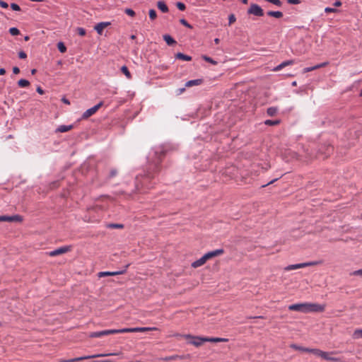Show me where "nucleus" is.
Masks as SVG:
<instances>
[{"mask_svg": "<svg viewBox=\"0 0 362 362\" xmlns=\"http://www.w3.org/2000/svg\"><path fill=\"white\" fill-rule=\"evenodd\" d=\"M243 4H247L248 0H240Z\"/></svg>", "mask_w": 362, "mask_h": 362, "instance_id": "58", "label": "nucleus"}, {"mask_svg": "<svg viewBox=\"0 0 362 362\" xmlns=\"http://www.w3.org/2000/svg\"><path fill=\"white\" fill-rule=\"evenodd\" d=\"M25 40H28V37H25Z\"/></svg>", "mask_w": 362, "mask_h": 362, "instance_id": "62", "label": "nucleus"}, {"mask_svg": "<svg viewBox=\"0 0 362 362\" xmlns=\"http://www.w3.org/2000/svg\"><path fill=\"white\" fill-rule=\"evenodd\" d=\"M57 48H58L59 51L62 53H64L66 51V48L64 44L62 42H58Z\"/></svg>", "mask_w": 362, "mask_h": 362, "instance_id": "31", "label": "nucleus"}, {"mask_svg": "<svg viewBox=\"0 0 362 362\" xmlns=\"http://www.w3.org/2000/svg\"><path fill=\"white\" fill-rule=\"evenodd\" d=\"M36 73V69H32L31 70V74L33 75Z\"/></svg>", "mask_w": 362, "mask_h": 362, "instance_id": "57", "label": "nucleus"}, {"mask_svg": "<svg viewBox=\"0 0 362 362\" xmlns=\"http://www.w3.org/2000/svg\"><path fill=\"white\" fill-rule=\"evenodd\" d=\"M129 264H127L125 266V268L123 270H119V271H116V272H100L98 274V277L101 278V277L107 276H117V275L123 274L126 272L127 269L129 267Z\"/></svg>", "mask_w": 362, "mask_h": 362, "instance_id": "8", "label": "nucleus"}, {"mask_svg": "<svg viewBox=\"0 0 362 362\" xmlns=\"http://www.w3.org/2000/svg\"><path fill=\"white\" fill-rule=\"evenodd\" d=\"M69 250H70V247L64 246V247L57 248L56 250H54L52 251H50L48 254L51 257H54V256H57V255H60L62 254L66 253Z\"/></svg>", "mask_w": 362, "mask_h": 362, "instance_id": "10", "label": "nucleus"}, {"mask_svg": "<svg viewBox=\"0 0 362 362\" xmlns=\"http://www.w3.org/2000/svg\"><path fill=\"white\" fill-rule=\"evenodd\" d=\"M201 83H202V80L201 79L190 80V81H188L187 82H186L185 86L186 87H191V86H193L200 85Z\"/></svg>", "mask_w": 362, "mask_h": 362, "instance_id": "18", "label": "nucleus"}, {"mask_svg": "<svg viewBox=\"0 0 362 362\" xmlns=\"http://www.w3.org/2000/svg\"><path fill=\"white\" fill-rule=\"evenodd\" d=\"M301 268H303L302 263H299V264H290V265L284 268V269L286 271H291V270L301 269Z\"/></svg>", "mask_w": 362, "mask_h": 362, "instance_id": "20", "label": "nucleus"}, {"mask_svg": "<svg viewBox=\"0 0 362 362\" xmlns=\"http://www.w3.org/2000/svg\"><path fill=\"white\" fill-rule=\"evenodd\" d=\"M176 58L177 59H182V60H184V61H190L192 59V57L188 56V55H186V54H184L181 52H178L177 54H176Z\"/></svg>", "mask_w": 362, "mask_h": 362, "instance_id": "22", "label": "nucleus"}, {"mask_svg": "<svg viewBox=\"0 0 362 362\" xmlns=\"http://www.w3.org/2000/svg\"><path fill=\"white\" fill-rule=\"evenodd\" d=\"M325 12L329 13V12L336 11L337 10L335 8L327 7V8H325Z\"/></svg>", "mask_w": 362, "mask_h": 362, "instance_id": "49", "label": "nucleus"}, {"mask_svg": "<svg viewBox=\"0 0 362 362\" xmlns=\"http://www.w3.org/2000/svg\"><path fill=\"white\" fill-rule=\"evenodd\" d=\"M309 353H312L314 355L320 356V357L321 356V355H324V356L325 355L324 354V351H322L320 349H310Z\"/></svg>", "mask_w": 362, "mask_h": 362, "instance_id": "27", "label": "nucleus"}, {"mask_svg": "<svg viewBox=\"0 0 362 362\" xmlns=\"http://www.w3.org/2000/svg\"><path fill=\"white\" fill-rule=\"evenodd\" d=\"M121 71L126 76L128 79L132 78V75L126 66H122Z\"/></svg>", "mask_w": 362, "mask_h": 362, "instance_id": "26", "label": "nucleus"}, {"mask_svg": "<svg viewBox=\"0 0 362 362\" xmlns=\"http://www.w3.org/2000/svg\"><path fill=\"white\" fill-rule=\"evenodd\" d=\"M180 22L181 24H182L183 25H185L187 28H192V26L184 18L180 19Z\"/></svg>", "mask_w": 362, "mask_h": 362, "instance_id": "39", "label": "nucleus"}, {"mask_svg": "<svg viewBox=\"0 0 362 362\" xmlns=\"http://www.w3.org/2000/svg\"><path fill=\"white\" fill-rule=\"evenodd\" d=\"M163 154V151L160 148L156 150H153L149 153L148 163L149 169L148 171L140 177L137 176L136 178V187L139 189L144 185H147V182L154 178L155 175L159 171V163L161 161V158Z\"/></svg>", "mask_w": 362, "mask_h": 362, "instance_id": "1", "label": "nucleus"}, {"mask_svg": "<svg viewBox=\"0 0 362 362\" xmlns=\"http://www.w3.org/2000/svg\"><path fill=\"white\" fill-rule=\"evenodd\" d=\"M119 333H122V329H106V330H103V331H99V332H90L89 334V337L91 338H96V337H101L105 336V335H109V334H119Z\"/></svg>", "mask_w": 362, "mask_h": 362, "instance_id": "3", "label": "nucleus"}, {"mask_svg": "<svg viewBox=\"0 0 362 362\" xmlns=\"http://www.w3.org/2000/svg\"><path fill=\"white\" fill-rule=\"evenodd\" d=\"M247 13L250 14L255 15L256 16H262L264 15V11L262 8L255 4H251L250 8L247 11Z\"/></svg>", "mask_w": 362, "mask_h": 362, "instance_id": "9", "label": "nucleus"}, {"mask_svg": "<svg viewBox=\"0 0 362 362\" xmlns=\"http://www.w3.org/2000/svg\"><path fill=\"white\" fill-rule=\"evenodd\" d=\"M267 15L269 16H272L276 18H281L283 16V13L281 11H268Z\"/></svg>", "mask_w": 362, "mask_h": 362, "instance_id": "23", "label": "nucleus"}, {"mask_svg": "<svg viewBox=\"0 0 362 362\" xmlns=\"http://www.w3.org/2000/svg\"><path fill=\"white\" fill-rule=\"evenodd\" d=\"M103 102H100L98 104L95 105V106L86 110L82 115V119H88L89 117L94 115L99 110V108L103 105Z\"/></svg>", "mask_w": 362, "mask_h": 362, "instance_id": "6", "label": "nucleus"}, {"mask_svg": "<svg viewBox=\"0 0 362 362\" xmlns=\"http://www.w3.org/2000/svg\"><path fill=\"white\" fill-rule=\"evenodd\" d=\"M163 40L168 45H173L176 44V41L169 35H164Z\"/></svg>", "mask_w": 362, "mask_h": 362, "instance_id": "19", "label": "nucleus"}, {"mask_svg": "<svg viewBox=\"0 0 362 362\" xmlns=\"http://www.w3.org/2000/svg\"><path fill=\"white\" fill-rule=\"evenodd\" d=\"M353 337L354 339H362V329H356L353 334Z\"/></svg>", "mask_w": 362, "mask_h": 362, "instance_id": "30", "label": "nucleus"}, {"mask_svg": "<svg viewBox=\"0 0 362 362\" xmlns=\"http://www.w3.org/2000/svg\"><path fill=\"white\" fill-rule=\"evenodd\" d=\"M110 25V22H100L95 25L94 29L99 35H102L103 30Z\"/></svg>", "mask_w": 362, "mask_h": 362, "instance_id": "11", "label": "nucleus"}, {"mask_svg": "<svg viewBox=\"0 0 362 362\" xmlns=\"http://www.w3.org/2000/svg\"><path fill=\"white\" fill-rule=\"evenodd\" d=\"M324 354L325 355V356L324 355H321V356H320L321 358H324V359H325L327 361H335L336 360V358L332 357L329 353L324 351Z\"/></svg>", "mask_w": 362, "mask_h": 362, "instance_id": "32", "label": "nucleus"}, {"mask_svg": "<svg viewBox=\"0 0 362 362\" xmlns=\"http://www.w3.org/2000/svg\"><path fill=\"white\" fill-rule=\"evenodd\" d=\"M18 57L21 59H25L27 57V54L23 51H21L18 52Z\"/></svg>", "mask_w": 362, "mask_h": 362, "instance_id": "45", "label": "nucleus"}, {"mask_svg": "<svg viewBox=\"0 0 362 362\" xmlns=\"http://www.w3.org/2000/svg\"><path fill=\"white\" fill-rule=\"evenodd\" d=\"M334 5L335 6H339V5H340L339 1H336L334 2Z\"/></svg>", "mask_w": 362, "mask_h": 362, "instance_id": "55", "label": "nucleus"}, {"mask_svg": "<svg viewBox=\"0 0 362 362\" xmlns=\"http://www.w3.org/2000/svg\"><path fill=\"white\" fill-rule=\"evenodd\" d=\"M149 18H151V20L153 21L154 19H156V18L157 17V14H156V12L155 10L153 9H151L149 11Z\"/></svg>", "mask_w": 362, "mask_h": 362, "instance_id": "36", "label": "nucleus"}, {"mask_svg": "<svg viewBox=\"0 0 362 362\" xmlns=\"http://www.w3.org/2000/svg\"><path fill=\"white\" fill-rule=\"evenodd\" d=\"M6 73V70L4 68H0V75H4Z\"/></svg>", "mask_w": 362, "mask_h": 362, "instance_id": "53", "label": "nucleus"}, {"mask_svg": "<svg viewBox=\"0 0 362 362\" xmlns=\"http://www.w3.org/2000/svg\"><path fill=\"white\" fill-rule=\"evenodd\" d=\"M318 262H303L302 263L303 268L310 266H315L318 264Z\"/></svg>", "mask_w": 362, "mask_h": 362, "instance_id": "35", "label": "nucleus"}, {"mask_svg": "<svg viewBox=\"0 0 362 362\" xmlns=\"http://www.w3.org/2000/svg\"><path fill=\"white\" fill-rule=\"evenodd\" d=\"M294 64V60H287V61H284L282 63H281L280 64H279L278 66H275L272 71H280L281 69H282L283 68H284L285 66H288V65H292Z\"/></svg>", "mask_w": 362, "mask_h": 362, "instance_id": "13", "label": "nucleus"}, {"mask_svg": "<svg viewBox=\"0 0 362 362\" xmlns=\"http://www.w3.org/2000/svg\"><path fill=\"white\" fill-rule=\"evenodd\" d=\"M183 337L186 339H190L189 343L197 347L201 346L204 342H206V341H204L206 337H194L189 334H186Z\"/></svg>", "mask_w": 362, "mask_h": 362, "instance_id": "5", "label": "nucleus"}, {"mask_svg": "<svg viewBox=\"0 0 362 362\" xmlns=\"http://www.w3.org/2000/svg\"><path fill=\"white\" fill-rule=\"evenodd\" d=\"M115 174H116V172H115V171L112 170V171L111 172V175H112V176H114Z\"/></svg>", "mask_w": 362, "mask_h": 362, "instance_id": "60", "label": "nucleus"}, {"mask_svg": "<svg viewBox=\"0 0 362 362\" xmlns=\"http://www.w3.org/2000/svg\"><path fill=\"white\" fill-rule=\"evenodd\" d=\"M202 258L203 259V260H204V262H206L207 260H209V259L208 258V256L206 255V254H204Z\"/></svg>", "mask_w": 362, "mask_h": 362, "instance_id": "52", "label": "nucleus"}, {"mask_svg": "<svg viewBox=\"0 0 362 362\" xmlns=\"http://www.w3.org/2000/svg\"><path fill=\"white\" fill-rule=\"evenodd\" d=\"M235 20H236V18H235V15L230 14L228 17L229 25H231L232 23H233L235 21Z\"/></svg>", "mask_w": 362, "mask_h": 362, "instance_id": "42", "label": "nucleus"}, {"mask_svg": "<svg viewBox=\"0 0 362 362\" xmlns=\"http://www.w3.org/2000/svg\"><path fill=\"white\" fill-rule=\"evenodd\" d=\"M62 101H63V103H64L65 104H67V105H69V104H70V103H69V100H67V99H66V98H63V99H62Z\"/></svg>", "mask_w": 362, "mask_h": 362, "instance_id": "54", "label": "nucleus"}, {"mask_svg": "<svg viewBox=\"0 0 362 362\" xmlns=\"http://www.w3.org/2000/svg\"><path fill=\"white\" fill-rule=\"evenodd\" d=\"M157 329L156 327H131L122 329V333L127 332H145L151 330Z\"/></svg>", "mask_w": 362, "mask_h": 362, "instance_id": "7", "label": "nucleus"}, {"mask_svg": "<svg viewBox=\"0 0 362 362\" xmlns=\"http://www.w3.org/2000/svg\"><path fill=\"white\" fill-rule=\"evenodd\" d=\"M264 124L266 125H269V126L277 125L278 124H279V120L267 119L264 122Z\"/></svg>", "mask_w": 362, "mask_h": 362, "instance_id": "33", "label": "nucleus"}, {"mask_svg": "<svg viewBox=\"0 0 362 362\" xmlns=\"http://www.w3.org/2000/svg\"><path fill=\"white\" fill-rule=\"evenodd\" d=\"M0 6L4 8H7L8 7V4L6 1L0 0Z\"/></svg>", "mask_w": 362, "mask_h": 362, "instance_id": "46", "label": "nucleus"}, {"mask_svg": "<svg viewBox=\"0 0 362 362\" xmlns=\"http://www.w3.org/2000/svg\"><path fill=\"white\" fill-rule=\"evenodd\" d=\"M107 227L111 228H122L124 226L122 224L110 223L107 226Z\"/></svg>", "mask_w": 362, "mask_h": 362, "instance_id": "38", "label": "nucleus"}, {"mask_svg": "<svg viewBox=\"0 0 362 362\" xmlns=\"http://www.w3.org/2000/svg\"><path fill=\"white\" fill-rule=\"evenodd\" d=\"M176 6H177V8L180 11H184L186 8L185 5L182 2H177L176 4Z\"/></svg>", "mask_w": 362, "mask_h": 362, "instance_id": "41", "label": "nucleus"}, {"mask_svg": "<svg viewBox=\"0 0 362 362\" xmlns=\"http://www.w3.org/2000/svg\"><path fill=\"white\" fill-rule=\"evenodd\" d=\"M18 85L21 88H25L30 85V82L25 79H20L18 82Z\"/></svg>", "mask_w": 362, "mask_h": 362, "instance_id": "28", "label": "nucleus"}, {"mask_svg": "<svg viewBox=\"0 0 362 362\" xmlns=\"http://www.w3.org/2000/svg\"><path fill=\"white\" fill-rule=\"evenodd\" d=\"M219 42H220V40H219L218 38H215V39H214V42H215L216 44H218V43H219Z\"/></svg>", "mask_w": 362, "mask_h": 362, "instance_id": "56", "label": "nucleus"}, {"mask_svg": "<svg viewBox=\"0 0 362 362\" xmlns=\"http://www.w3.org/2000/svg\"><path fill=\"white\" fill-rule=\"evenodd\" d=\"M205 264V262L204 260H203V259L201 257L199 258V259L194 261L192 264V267L194 268H197L199 267H201L202 266L203 264Z\"/></svg>", "mask_w": 362, "mask_h": 362, "instance_id": "24", "label": "nucleus"}, {"mask_svg": "<svg viewBox=\"0 0 362 362\" xmlns=\"http://www.w3.org/2000/svg\"><path fill=\"white\" fill-rule=\"evenodd\" d=\"M204 341L209 342H224L228 341V339L226 338H220V337H206Z\"/></svg>", "mask_w": 362, "mask_h": 362, "instance_id": "16", "label": "nucleus"}, {"mask_svg": "<svg viewBox=\"0 0 362 362\" xmlns=\"http://www.w3.org/2000/svg\"><path fill=\"white\" fill-rule=\"evenodd\" d=\"M157 6L163 13H166L168 11V8L163 1H158Z\"/></svg>", "mask_w": 362, "mask_h": 362, "instance_id": "17", "label": "nucleus"}, {"mask_svg": "<svg viewBox=\"0 0 362 362\" xmlns=\"http://www.w3.org/2000/svg\"><path fill=\"white\" fill-rule=\"evenodd\" d=\"M289 310L297 311L303 313L321 312L324 307L317 303H303L290 305L288 307Z\"/></svg>", "mask_w": 362, "mask_h": 362, "instance_id": "2", "label": "nucleus"}, {"mask_svg": "<svg viewBox=\"0 0 362 362\" xmlns=\"http://www.w3.org/2000/svg\"><path fill=\"white\" fill-rule=\"evenodd\" d=\"M275 180H274L271 181V182H269L267 185L271 184V183H273Z\"/></svg>", "mask_w": 362, "mask_h": 362, "instance_id": "61", "label": "nucleus"}, {"mask_svg": "<svg viewBox=\"0 0 362 362\" xmlns=\"http://www.w3.org/2000/svg\"><path fill=\"white\" fill-rule=\"evenodd\" d=\"M37 92L40 94H43L44 93V91L43 90L40 88V87H37Z\"/></svg>", "mask_w": 362, "mask_h": 362, "instance_id": "51", "label": "nucleus"}, {"mask_svg": "<svg viewBox=\"0 0 362 362\" xmlns=\"http://www.w3.org/2000/svg\"><path fill=\"white\" fill-rule=\"evenodd\" d=\"M11 8L13 11H20V10H21L20 6H19L18 4H15V3H12V4H11Z\"/></svg>", "mask_w": 362, "mask_h": 362, "instance_id": "44", "label": "nucleus"}, {"mask_svg": "<svg viewBox=\"0 0 362 362\" xmlns=\"http://www.w3.org/2000/svg\"><path fill=\"white\" fill-rule=\"evenodd\" d=\"M72 129V125H61L59 126L57 131L58 132H69V130H71Z\"/></svg>", "mask_w": 362, "mask_h": 362, "instance_id": "21", "label": "nucleus"}, {"mask_svg": "<svg viewBox=\"0 0 362 362\" xmlns=\"http://www.w3.org/2000/svg\"><path fill=\"white\" fill-rule=\"evenodd\" d=\"M268 115L269 116H274L276 114L277 112V108L275 107H269L267 109V111Z\"/></svg>", "mask_w": 362, "mask_h": 362, "instance_id": "29", "label": "nucleus"}, {"mask_svg": "<svg viewBox=\"0 0 362 362\" xmlns=\"http://www.w3.org/2000/svg\"><path fill=\"white\" fill-rule=\"evenodd\" d=\"M13 74H19V72H20V69H19V68H18V67H17V66L13 67Z\"/></svg>", "mask_w": 362, "mask_h": 362, "instance_id": "50", "label": "nucleus"}, {"mask_svg": "<svg viewBox=\"0 0 362 362\" xmlns=\"http://www.w3.org/2000/svg\"><path fill=\"white\" fill-rule=\"evenodd\" d=\"M21 218L19 216H0V221H8V222H12V221H21Z\"/></svg>", "mask_w": 362, "mask_h": 362, "instance_id": "12", "label": "nucleus"}, {"mask_svg": "<svg viewBox=\"0 0 362 362\" xmlns=\"http://www.w3.org/2000/svg\"><path fill=\"white\" fill-rule=\"evenodd\" d=\"M223 253V249H217V250H213V251H210L206 254V255L208 256V258L210 259L213 257H217L218 255H221Z\"/></svg>", "mask_w": 362, "mask_h": 362, "instance_id": "14", "label": "nucleus"}, {"mask_svg": "<svg viewBox=\"0 0 362 362\" xmlns=\"http://www.w3.org/2000/svg\"><path fill=\"white\" fill-rule=\"evenodd\" d=\"M124 12L129 16L133 17L135 16V12L132 8H126Z\"/></svg>", "mask_w": 362, "mask_h": 362, "instance_id": "40", "label": "nucleus"}, {"mask_svg": "<svg viewBox=\"0 0 362 362\" xmlns=\"http://www.w3.org/2000/svg\"><path fill=\"white\" fill-rule=\"evenodd\" d=\"M288 3L291 4H300V1L299 0H288Z\"/></svg>", "mask_w": 362, "mask_h": 362, "instance_id": "48", "label": "nucleus"}, {"mask_svg": "<svg viewBox=\"0 0 362 362\" xmlns=\"http://www.w3.org/2000/svg\"><path fill=\"white\" fill-rule=\"evenodd\" d=\"M185 90V88L180 89V92H182Z\"/></svg>", "mask_w": 362, "mask_h": 362, "instance_id": "63", "label": "nucleus"}, {"mask_svg": "<svg viewBox=\"0 0 362 362\" xmlns=\"http://www.w3.org/2000/svg\"><path fill=\"white\" fill-rule=\"evenodd\" d=\"M353 274L354 275H356V276H360L362 277V269H358V270H356V271H354L353 272Z\"/></svg>", "mask_w": 362, "mask_h": 362, "instance_id": "47", "label": "nucleus"}, {"mask_svg": "<svg viewBox=\"0 0 362 362\" xmlns=\"http://www.w3.org/2000/svg\"><path fill=\"white\" fill-rule=\"evenodd\" d=\"M291 347L295 350H299V351H305V352H309L310 351V349H308V348H305V347H303V346H300L297 344H293L291 345Z\"/></svg>", "mask_w": 362, "mask_h": 362, "instance_id": "25", "label": "nucleus"}, {"mask_svg": "<svg viewBox=\"0 0 362 362\" xmlns=\"http://www.w3.org/2000/svg\"><path fill=\"white\" fill-rule=\"evenodd\" d=\"M114 355H115V354H95V355L85 356H81V357L74 358H71L69 360H61L59 362H77V361H83L85 359L94 358H97V357H104V356H114Z\"/></svg>", "mask_w": 362, "mask_h": 362, "instance_id": "4", "label": "nucleus"}, {"mask_svg": "<svg viewBox=\"0 0 362 362\" xmlns=\"http://www.w3.org/2000/svg\"><path fill=\"white\" fill-rule=\"evenodd\" d=\"M326 64H327V63L324 62V63H321V64H317L313 66L306 67L303 69V73H307V72L314 71L315 69H317L319 68L325 66Z\"/></svg>", "mask_w": 362, "mask_h": 362, "instance_id": "15", "label": "nucleus"}, {"mask_svg": "<svg viewBox=\"0 0 362 362\" xmlns=\"http://www.w3.org/2000/svg\"><path fill=\"white\" fill-rule=\"evenodd\" d=\"M130 38L132 40H134L136 38V36L134 35H131Z\"/></svg>", "mask_w": 362, "mask_h": 362, "instance_id": "59", "label": "nucleus"}, {"mask_svg": "<svg viewBox=\"0 0 362 362\" xmlns=\"http://www.w3.org/2000/svg\"><path fill=\"white\" fill-rule=\"evenodd\" d=\"M202 58H203V59H204V60H205L206 62H209V63H211V64H214V65H216V64H217V62H216L215 60H214L212 58H211V57H207V56H206V55H204V56L202 57Z\"/></svg>", "mask_w": 362, "mask_h": 362, "instance_id": "34", "label": "nucleus"}, {"mask_svg": "<svg viewBox=\"0 0 362 362\" xmlns=\"http://www.w3.org/2000/svg\"><path fill=\"white\" fill-rule=\"evenodd\" d=\"M77 32L81 36H84L86 35V30L83 28H78Z\"/></svg>", "mask_w": 362, "mask_h": 362, "instance_id": "43", "label": "nucleus"}, {"mask_svg": "<svg viewBox=\"0 0 362 362\" xmlns=\"http://www.w3.org/2000/svg\"><path fill=\"white\" fill-rule=\"evenodd\" d=\"M9 33H11V35H18L19 33H20V31L18 28H11L9 29Z\"/></svg>", "mask_w": 362, "mask_h": 362, "instance_id": "37", "label": "nucleus"}]
</instances>
